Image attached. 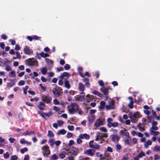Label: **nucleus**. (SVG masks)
Masks as SVG:
<instances>
[{
  "instance_id": "nucleus-1",
  "label": "nucleus",
  "mask_w": 160,
  "mask_h": 160,
  "mask_svg": "<svg viewBox=\"0 0 160 160\" xmlns=\"http://www.w3.org/2000/svg\"><path fill=\"white\" fill-rule=\"evenodd\" d=\"M69 114H72L79 110V106L75 102L71 103L68 107Z\"/></svg>"
},
{
  "instance_id": "nucleus-2",
  "label": "nucleus",
  "mask_w": 160,
  "mask_h": 160,
  "mask_svg": "<svg viewBox=\"0 0 160 160\" xmlns=\"http://www.w3.org/2000/svg\"><path fill=\"white\" fill-rule=\"evenodd\" d=\"M129 118L132 122H135L138 121V118H140V113L138 112L134 113L130 112L129 113Z\"/></svg>"
},
{
  "instance_id": "nucleus-3",
  "label": "nucleus",
  "mask_w": 160,
  "mask_h": 160,
  "mask_svg": "<svg viewBox=\"0 0 160 160\" xmlns=\"http://www.w3.org/2000/svg\"><path fill=\"white\" fill-rule=\"evenodd\" d=\"M34 58H29L25 61V62L26 65L29 66H33L34 65H37L38 62L35 60H33Z\"/></svg>"
},
{
  "instance_id": "nucleus-4",
  "label": "nucleus",
  "mask_w": 160,
  "mask_h": 160,
  "mask_svg": "<svg viewBox=\"0 0 160 160\" xmlns=\"http://www.w3.org/2000/svg\"><path fill=\"white\" fill-rule=\"evenodd\" d=\"M49 147L47 145H44L42 148V153L44 156L49 155L50 153V150H49Z\"/></svg>"
},
{
  "instance_id": "nucleus-5",
  "label": "nucleus",
  "mask_w": 160,
  "mask_h": 160,
  "mask_svg": "<svg viewBox=\"0 0 160 160\" xmlns=\"http://www.w3.org/2000/svg\"><path fill=\"white\" fill-rule=\"evenodd\" d=\"M115 103L113 101L109 99L108 101V105L106 106L107 110H112L114 109Z\"/></svg>"
},
{
  "instance_id": "nucleus-6",
  "label": "nucleus",
  "mask_w": 160,
  "mask_h": 160,
  "mask_svg": "<svg viewBox=\"0 0 160 160\" xmlns=\"http://www.w3.org/2000/svg\"><path fill=\"white\" fill-rule=\"evenodd\" d=\"M105 119L99 118L96 120L94 126L96 128L99 127L101 125H103V122L104 121Z\"/></svg>"
},
{
  "instance_id": "nucleus-7",
  "label": "nucleus",
  "mask_w": 160,
  "mask_h": 160,
  "mask_svg": "<svg viewBox=\"0 0 160 160\" xmlns=\"http://www.w3.org/2000/svg\"><path fill=\"white\" fill-rule=\"evenodd\" d=\"M81 95H78L74 97V99L76 101H82L84 98L85 93L84 92L80 93Z\"/></svg>"
},
{
  "instance_id": "nucleus-8",
  "label": "nucleus",
  "mask_w": 160,
  "mask_h": 160,
  "mask_svg": "<svg viewBox=\"0 0 160 160\" xmlns=\"http://www.w3.org/2000/svg\"><path fill=\"white\" fill-rule=\"evenodd\" d=\"M42 101L46 102L49 103L52 100V98L49 95H43L42 97Z\"/></svg>"
},
{
  "instance_id": "nucleus-9",
  "label": "nucleus",
  "mask_w": 160,
  "mask_h": 160,
  "mask_svg": "<svg viewBox=\"0 0 160 160\" xmlns=\"http://www.w3.org/2000/svg\"><path fill=\"white\" fill-rule=\"evenodd\" d=\"M23 52L26 54L28 55L32 54L33 52V51L32 49H30L27 46H25L24 47Z\"/></svg>"
},
{
  "instance_id": "nucleus-10",
  "label": "nucleus",
  "mask_w": 160,
  "mask_h": 160,
  "mask_svg": "<svg viewBox=\"0 0 160 160\" xmlns=\"http://www.w3.org/2000/svg\"><path fill=\"white\" fill-rule=\"evenodd\" d=\"M100 91L102 92L105 95H106L105 100H107L108 98L107 95L108 93V89L105 87H103L101 88Z\"/></svg>"
},
{
  "instance_id": "nucleus-11",
  "label": "nucleus",
  "mask_w": 160,
  "mask_h": 160,
  "mask_svg": "<svg viewBox=\"0 0 160 160\" xmlns=\"http://www.w3.org/2000/svg\"><path fill=\"white\" fill-rule=\"evenodd\" d=\"M145 153L142 151H141L134 158V160H139L140 158H142L143 156H145Z\"/></svg>"
},
{
  "instance_id": "nucleus-12",
  "label": "nucleus",
  "mask_w": 160,
  "mask_h": 160,
  "mask_svg": "<svg viewBox=\"0 0 160 160\" xmlns=\"http://www.w3.org/2000/svg\"><path fill=\"white\" fill-rule=\"evenodd\" d=\"M52 92L53 94L56 97H59L61 94V92L60 90L56 88H54L52 90Z\"/></svg>"
},
{
  "instance_id": "nucleus-13",
  "label": "nucleus",
  "mask_w": 160,
  "mask_h": 160,
  "mask_svg": "<svg viewBox=\"0 0 160 160\" xmlns=\"http://www.w3.org/2000/svg\"><path fill=\"white\" fill-rule=\"evenodd\" d=\"M110 139L112 141L114 142L118 141L120 139V137L117 134H114L110 136Z\"/></svg>"
},
{
  "instance_id": "nucleus-14",
  "label": "nucleus",
  "mask_w": 160,
  "mask_h": 160,
  "mask_svg": "<svg viewBox=\"0 0 160 160\" xmlns=\"http://www.w3.org/2000/svg\"><path fill=\"white\" fill-rule=\"evenodd\" d=\"M127 130L124 129V130H122L120 131L119 134L123 136H125L127 138H129V133L128 132H127Z\"/></svg>"
},
{
  "instance_id": "nucleus-15",
  "label": "nucleus",
  "mask_w": 160,
  "mask_h": 160,
  "mask_svg": "<svg viewBox=\"0 0 160 160\" xmlns=\"http://www.w3.org/2000/svg\"><path fill=\"white\" fill-rule=\"evenodd\" d=\"M71 152L72 154L76 156L79 152V150L78 148H76L74 147H72L71 148Z\"/></svg>"
},
{
  "instance_id": "nucleus-16",
  "label": "nucleus",
  "mask_w": 160,
  "mask_h": 160,
  "mask_svg": "<svg viewBox=\"0 0 160 160\" xmlns=\"http://www.w3.org/2000/svg\"><path fill=\"white\" fill-rule=\"evenodd\" d=\"M78 137L82 139L85 138L87 140L89 139L90 138L89 135L86 133L80 134L79 135Z\"/></svg>"
},
{
  "instance_id": "nucleus-17",
  "label": "nucleus",
  "mask_w": 160,
  "mask_h": 160,
  "mask_svg": "<svg viewBox=\"0 0 160 160\" xmlns=\"http://www.w3.org/2000/svg\"><path fill=\"white\" fill-rule=\"evenodd\" d=\"M70 76V74L69 73L64 72H63L62 74L60 75L59 77L61 79H64L65 77H66L67 78Z\"/></svg>"
},
{
  "instance_id": "nucleus-18",
  "label": "nucleus",
  "mask_w": 160,
  "mask_h": 160,
  "mask_svg": "<svg viewBox=\"0 0 160 160\" xmlns=\"http://www.w3.org/2000/svg\"><path fill=\"white\" fill-rule=\"evenodd\" d=\"M88 120V121L89 124H92L93 122L94 121L95 119V116L94 115H92L91 116V118L89 117L87 118Z\"/></svg>"
},
{
  "instance_id": "nucleus-19",
  "label": "nucleus",
  "mask_w": 160,
  "mask_h": 160,
  "mask_svg": "<svg viewBox=\"0 0 160 160\" xmlns=\"http://www.w3.org/2000/svg\"><path fill=\"white\" fill-rule=\"evenodd\" d=\"M38 107L41 110H43L45 108V104L44 102H40L39 104L38 105Z\"/></svg>"
},
{
  "instance_id": "nucleus-20",
  "label": "nucleus",
  "mask_w": 160,
  "mask_h": 160,
  "mask_svg": "<svg viewBox=\"0 0 160 160\" xmlns=\"http://www.w3.org/2000/svg\"><path fill=\"white\" fill-rule=\"evenodd\" d=\"M152 144V142L151 140H148L147 142H145L144 144V148H147L148 147L149 145H150Z\"/></svg>"
},
{
  "instance_id": "nucleus-21",
  "label": "nucleus",
  "mask_w": 160,
  "mask_h": 160,
  "mask_svg": "<svg viewBox=\"0 0 160 160\" xmlns=\"http://www.w3.org/2000/svg\"><path fill=\"white\" fill-rule=\"evenodd\" d=\"M118 125V123L117 122H114L113 123H111L108 124V126L109 128H110L111 127H113V128H115L117 127Z\"/></svg>"
},
{
  "instance_id": "nucleus-22",
  "label": "nucleus",
  "mask_w": 160,
  "mask_h": 160,
  "mask_svg": "<svg viewBox=\"0 0 160 160\" xmlns=\"http://www.w3.org/2000/svg\"><path fill=\"white\" fill-rule=\"evenodd\" d=\"M64 84L65 87L68 89H69L71 88V85L69 83V81L65 80L64 81Z\"/></svg>"
},
{
  "instance_id": "nucleus-23",
  "label": "nucleus",
  "mask_w": 160,
  "mask_h": 160,
  "mask_svg": "<svg viewBox=\"0 0 160 160\" xmlns=\"http://www.w3.org/2000/svg\"><path fill=\"white\" fill-rule=\"evenodd\" d=\"M66 132V131L64 129H62L61 130H58L57 133V135H59L61 134L64 135Z\"/></svg>"
},
{
  "instance_id": "nucleus-24",
  "label": "nucleus",
  "mask_w": 160,
  "mask_h": 160,
  "mask_svg": "<svg viewBox=\"0 0 160 160\" xmlns=\"http://www.w3.org/2000/svg\"><path fill=\"white\" fill-rule=\"evenodd\" d=\"M95 152V151L94 150H92L91 149L87 151L88 155H90L91 156H92L94 155Z\"/></svg>"
},
{
  "instance_id": "nucleus-25",
  "label": "nucleus",
  "mask_w": 160,
  "mask_h": 160,
  "mask_svg": "<svg viewBox=\"0 0 160 160\" xmlns=\"http://www.w3.org/2000/svg\"><path fill=\"white\" fill-rule=\"evenodd\" d=\"M66 152L65 151H63L59 154V158L62 159H63L66 156Z\"/></svg>"
},
{
  "instance_id": "nucleus-26",
  "label": "nucleus",
  "mask_w": 160,
  "mask_h": 160,
  "mask_svg": "<svg viewBox=\"0 0 160 160\" xmlns=\"http://www.w3.org/2000/svg\"><path fill=\"white\" fill-rule=\"evenodd\" d=\"M48 142L50 143V145L51 147H53L55 143V139L50 138Z\"/></svg>"
},
{
  "instance_id": "nucleus-27",
  "label": "nucleus",
  "mask_w": 160,
  "mask_h": 160,
  "mask_svg": "<svg viewBox=\"0 0 160 160\" xmlns=\"http://www.w3.org/2000/svg\"><path fill=\"white\" fill-rule=\"evenodd\" d=\"M34 133V132L33 131H31L30 132H29L28 131H26V132H23V134L24 136H30L33 134Z\"/></svg>"
},
{
  "instance_id": "nucleus-28",
  "label": "nucleus",
  "mask_w": 160,
  "mask_h": 160,
  "mask_svg": "<svg viewBox=\"0 0 160 160\" xmlns=\"http://www.w3.org/2000/svg\"><path fill=\"white\" fill-rule=\"evenodd\" d=\"M78 88L80 91H83L84 90L85 87L82 83H79Z\"/></svg>"
},
{
  "instance_id": "nucleus-29",
  "label": "nucleus",
  "mask_w": 160,
  "mask_h": 160,
  "mask_svg": "<svg viewBox=\"0 0 160 160\" xmlns=\"http://www.w3.org/2000/svg\"><path fill=\"white\" fill-rule=\"evenodd\" d=\"M41 72L42 74L44 75L46 74L47 72V68L46 67L42 68Z\"/></svg>"
},
{
  "instance_id": "nucleus-30",
  "label": "nucleus",
  "mask_w": 160,
  "mask_h": 160,
  "mask_svg": "<svg viewBox=\"0 0 160 160\" xmlns=\"http://www.w3.org/2000/svg\"><path fill=\"white\" fill-rule=\"evenodd\" d=\"M150 131L151 132L152 135H154V136H158L159 134V132L151 130V129H150Z\"/></svg>"
},
{
  "instance_id": "nucleus-31",
  "label": "nucleus",
  "mask_w": 160,
  "mask_h": 160,
  "mask_svg": "<svg viewBox=\"0 0 160 160\" xmlns=\"http://www.w3.org/2000/svg\"><path fill=\"white\" fill-rule=\"evenodd\" d=\"M83 81L85 83L87 87H89L90 85L89 83V79L88 78H85L83 80Z\"/></svg>"
},
{
  "instance_id": "nucleus-32",
  "label": "nucleus",
  "mask_w": 160,
  "mask_h": 160,
  "mask_svg": "<svg viewBox=\"0 0 160 160\" xmlns=\"http://www.w3.org/2000/svg\"><path fill=\"white\" fill-rule=\"evenodd\" d=\"M15 84V82L12 80L10 82H8L7 83V86L8 87H12Z\"/></svg>"
},
{
  "instance_id": "nucleus-33",
  "label": "nucleus",
  "mask_w": 160,
  "mask_h": 160,
  "mask_svg": "<svg viewBox=\"0 0 160 160\" xmlns=\"http://www.w3.org/2000/svg\"><path fill=\"white\" fill-rule=\"evenodd\" d=\"M40 55L42 57L45 58L47 57H48L49 56V55L46 53H44L43 52H41L40 53Z\"/></svg>"
},
{
  "instance_id": "nucleus-34",
  "label": "nucleus",
  "mask_w": 160,
  "mask_h": 160,
  "mask_svg": "<svg viewBox=\"0 0 160 160\" xmlns=\"http://www.w3.org/2000/svg\"><path fill=\"white\" fill-rule=\"evenodd\" d=\"M9 76L10 77H16V74L14 71H12L9 72Z\"/></svg>"
},
{
  "instance_id": "nucleus-35",
  "label": "nucleus",
  "mask_w": 160,
  "mask_h": 160,
  "mask_svg": "<svg viewBox=\"0 0 160 160\" xmlns=\"http://www.w3.org/2000/svg\"><path fill=\"white\" fill-rule=\"evenodd\" d=\"M47 136L49 137H53L54 136V134L52 131L51 130H49L48 131V134Z\"/></svg>"
},
{
  "instance_id": "nucleus-36",
  "label": "nucleus",
  "mask_w": 160,
  "mask_h": 160,
  "mask_svg": "<svg viewBox=\"0 0 160 160\" xmlns=\"http://www.w3.org/2000/svg\"><path fill=\"white\" fill-rule=\"evenodd\" d=\"M153 150L156 152H160V147L158 145H156L154 146Z\"/></svg>"
},
{
  "instance_id": "nucleus-37",
  "label": "nucleus",
  "mask_w": 160,
  "mask_h": 160,
  "mask_svg": "<svg viewBox=\"0 0 160 160\" xmlns=\"http://www.w3.org/2000/svg\"><path fill=\"white\" fill-rule=\"evenodd\" d=\"M124 142L126 144H127L128 145H130V144L132 142V140L130 139H126L124 140Z\"/></svg>"
},
{
  "instance_id": "nucleus-38",
  "label": "nucleus",
  "mask_w": 160,
  "mask_h": 160,
  "mask_svg": "<svg viewBox=\"0 0 160 160\" xmlns=\"http://www.w3.org/2000/svg\"><path fill=\"white\" fill-rule=\"evenodd\" d=\"M16 54L17 55L16 57H13V59H15L18 58L20 59L21 58V56L20 55L19 52H16Z\"/></svg>"
},
{
  "instance_id": "nucleus-39",
  "label": "nucleus",
  "mask_w": 160,
  "mask_h": 160,
  "mask_svg": "<svg viewBox=\"0 0 160 160\" xmlns=\"http://www.w3.org/2000/svg\"><path fill=\"white\" fill-rule=\"evenodd\" d=\"M28 151V149L27 148L25 147L23 148H22L20 150V152L22 153H24L25 152H27Z\"/></svg>"
},
{
  "instance_id": "nucleus-40",
  "label": "nucleus",
  "mask_w": 160,
  "mask_h": 160,
  "mask_svg": "<svg viewBox=\"0 0 160 160\" xmlns=\"http://www.w3.org/2000/svg\"><path fill=\"white\" fill-rule=\"evenodd\" d=\"M133 102L130 101L128 104V107L132 109L133 108Z\"/></svg>"
},
{
  "instance_id": "nucleus-41",
  "label": "nucleus",
  "mask_w": 160,
  "mask_h": 160,
  "mask_svg": "<svg viewBox=\"0 0 160 160\" xmlns=\"http://www.w3.org/2000/svg\"><path fill=\"white\" fill-rule=\"evenodd\" d=\"M3 157L5 159H7L9 157V154L8 152H7L3 154Z\"/></svg>"
},
{
  "instance_id": "nucleus-42",
  "label": "nucleus",
  "mask_w": 160,
  "mask_h": 160,
  "mask_svg": "<svg viewBox=\"0 0 160 160\" xmlns=\"http://www.w3.org/2000/svg\"><path fill=\"white\" fill-rule=\"evenodd\" d=\"M58 123L59 126H61L64 123V122L62 120H58L57 121Z\"/></svg>"
},
{
  "instance_id": "nucleus-43",
  "label": "nucleus",
  "mask_w": 160,
  "mask_h": 160,
  "mask_svg": "<svg viewBox=\"0 0 160 160\" xmlns=\"http://www.w3.org/2000/svg\"><path fill=\"white\" fill-rule=\"evenodd\" d=\"M154 160H158L160 159V156L158 154H154Z\"/></svg>"
},
{
  "instance_id": "nucleus-44",
  "label": "nucleus",
  "mask_w": 160,
  "mask_h": 160,
  "mask_svg": "<svg viewBox=\"0 0 160 160\" xmlns=\"http://www.w3.org/2000/svg\"><path fill=\"white\" fill-rule=\"evenodd\" d=\"M100 129L102 132H107V129L105 127H101L100 128Z\"/></svg>"
},
{
  "instance_id": "nucleus-45",
  "label": "nucleus",
  "mask_w": 160,
  "mask_h": 160,
  "mask_svg": "<svg viewBox=\"0 0 160 160\" xmlns=\"http://www.w3.org/2000/svg\"><path fill=\"white\" fill-rule=\"evenodd\" d=\"M18 158L16 155L12 156L11 158V160H17Z\"/></svg>"
},
{
  "instance_id": "nucleus-46",
  "label": "nucleus",
  "mask_w": 160,
  "mask_h": 160,
  "mask_svg": "<svg viewBox=\"0 0 160 160\" xmlns=\"http://www.w3.org/2000/svg\"><path fill=\"white\" fill-rule=\"evenodd\" d=\"M113 121V120L112 118H108L107 120V122L108 123L107 125L109 124L110 123H112Z\"/></svg>"
},
{
  "instance_id": "nucleus-47",
  "label": "nucleus",
  "mask_w": 160,
  "mask_h": 160,
  "mask_svg": "<svg viewBox=\"0 0 160 160\" xmlns=\"http://www.w3.org/2000/svg\"><path fill=\"white\" fill-rule=\"evenodd\" d=\"M25 84V82L23 80H21L19 81L18 83V85L20 86H22Z\"/></svg>"
},
{
  "instance_id": "nucleus-48",
  "label": "nucleus",
  "mask_w": 160,
  "mask_h": 160,
  "mask_svg": "<svg viewBox=\"0 0 160 160\" xmlns=\"http://www.w3.org/2000/svg\"><path fill=\"white\" fill-rule=\"evenodd\" d=\"M150 129H151V130H158V127H157L156 126L152 125V128H150Z\"/></svg>"
},
{
  "instance_id": "nucleus-49",
  "label": "nucleus",
  "mask_w": 160,
  "mask_h": 160,
  "mask_svg": "<svg viewBox=\"0 0 160 160\" xmlns=\"http://www.w3.org/2000/svg\"><path fill=\"white\" fill-rule=\"evenodd\" d=\"M64 68L65 70H68L70 68V66L68 64H66L64 67Z\"/></svg>"
},
{
  "instance_id": "nucleus-50",
  "label": "nucleus",
  "mask_w": 160,
  "mask_h": 160,
  "mask_svg": "<svg viewBox=\"0 0 160 160\" xmlns=\"http://www.w3.org/2000/svg\"><path fill=\"white\" fill-rule=\"evenodd\" d=\"M52 158L53 160H56L58 158V156L55 154H53L52 156Z\"/></svg>"
},
{
  "instance_id": "nucleus-51",
  "label": "nucleus",
  "mask_w": 160,
  "mask_h": 160,
  "mask_svg": "<svg viewBox=\"0 0 160 160\" xmlns=\"http://www.w3.org/2000/svg\"><path fill=\"white\" fill-rule=\"evenodd\" d=\"M100 148V146L98 144H95L93 146V147L91 148H95L96 149H98Z\"/></svg>"
},
{
  "instance_id": "nucleus-52",
  "label": "nucleus",
  "mask_w": 160,
  "mask_h": 160,
  "mask_svg": "<svg viewBox=\"0 0 160 160\" xmlns=\"http://www.w3.org/2000/svg\"><path fill=\"white\" fill-rule=\"evenodd\" d=\"M27 141H26L25 139L24 138H22L20 140V143L21 144H26Z\"/></svg>"
},
{
  "instance_id": "nucleus-53",
  "label": "nucleus",
  "mask_w": 160,
  "mask_h": 160,
  "mask_svg": "<svg viewBox=\"0 0 160 160\" xmlns=\"http://www.w3.org/2000/svg\"><path fill=\"white\" fill-rule=\"evenodd\" d=\"M116 148L117 149V151H118L120 150L121 148V146L119 144H117L116 145Z\"/></svg>"
},
{
  "instance_id": "nucleus-54",
  "label": "nucleus",
  "mask_w": 160,
  "mask_h": 160,
  "mask_svg": "<svg viewBox=\"0 0 160 160\" xmlns=\"http://www.w3.org/2000/svg\"><path fill=\"white\" fill-rule=\"evenodd\" d=\"M81 138H78L77 139V142L78 144H81L82 142V140L81 139Z\"/></svg>"
},
{
  "instance_id": "nucleus-55",
  "label": "nucleus",
  "mask_w": 160,
  "mask_h": 160,
  "mask_svg": "<svg viewBox=\"0 0 160 160\" xmlns=\"http://www.w3.org/2000/svg\"><path fill=\"white\" fill-rule=\"evenodd\" d=\"M1 38L4 40H6L7 38V36L5 34H2L1 35Z\"/></svg>"
},
{
  "instance_id": "nucleus-56",
  "label": "nucleus",
  "mask_w": 160,
  "mask_h": 160,
  "mask_svg": "<svg viewBox=\"0 0 160 160\" xmlns=\"http://www.w3.org/2000/svg\"><path fill=\"white\" fill-rule=\"evenodd\" d=\"M39 100L38 98V97L35 98H31L30 99V101L31 102H33L34 101H35L36 102H37Z\"/></svg>"
},
{
  "instance_id": "nucleus-57",
  "label": "nucleus",
  "mask_w": 160,
  "mask_h": 160,
  "mask_svg": "<svg viewBox=\"0 0 160 160\" xmlns=\"http://www.w3.org/2000/svg\"><path fill=\"white\" fill-rule=\"evenodd\" d=\"M68 128L69 130L73 131L74 129V126L72 125H69L68 126Z\"/></svg>"
},
{
  "instance_id": "nucleus-58",
  "label": "nucleus",
  "mask_w": 160,
  "mask_h": 160,
  "mask_svg": "<svg viewBox=\"0 0 160 160\" xmlns=\"http://www.w3.org/2000/svg\"><path fill=\"white\" fill-rule=\"evenodd\" d=\"M5 70L7 71H11L12 70L11 67L9 66H7L5 68Z\"/></svg>"
},
{
  "instance_id": "nucleus-59",
  "label": "nucleus",
  "mask_w": 160,
  "mask_h": 160,
  "mask_svg": "<svg viewBox=\"0 0 160 160\" xmlns=\"http://www.w3.org/2000/svg\"><path fill=\"white\" fill-rule=\"evenodd\" d=\"M61 143V142L59 140L55 142L54 144L58 147Z\"/></svg>"
},
{
  "instance_id": "nucleus-60",
  "label": "nucleus",
  "mask_w": 160,
  "mask_h": 160,
  "mask_svg": "<svg viewBox=\"0 0 160 160\" xmlns=\"http://www.w3.org/2000/svg\"><path fill=\"white\" fill-rule=\"evenodd\" d=\"M41 81L43 82H46L47 81V79L43 76H42L41 77Z\"/></svg>"
},
{
  "instance_id": "nucleus-61",
  "label": "nucleus",
  "mask_w": 160,
  "mask_h": 160,
  "mask_svg": "<svg viewBox=\"0 0 160 160\" xmlns=\"http://www.w3.org/2000/svg\"><path fill=\"white\" fill-rule=\"evenodd\" d=\"M137 135L140 138H142L143 137V134L142 133H141L139 132H137Z\"/></svg>"
},
{
  "instance_id": "nucleus-62",
  "label": "nucleus",
  "mask_w": 160,
  "mask_h": 160,
  "mask_svg": "<svg viewBox=\"0 0 160 160\" xmlns=\"http://www.w3.org/2000/svg\"><path fill=\"white\" fill-rule=\"evenodd\" d=\"M98 84L101 86H103L104 85V82L102 80H100L98 82Z\"/></svg>"
},
{
  "instance_id": "nucleus-63",
  "label": "nucleus",
  "mask_w": 160,
  "mask_h": 160,
  "mask_svg": "<svg viewBox=\"0 0 160 160\" xmlns=\"http://www.w3.org/2000/svg\"><path fill=\"white\" fill-rule=\"evenodd\" d=\"M53 108L54 110L56 111H58L59 110V108L55 106H53Z\"/></svg>"
},
{
  "instance_id": "nucleus-64",
  "label": "nucleus",
  "mask_w": 160,
  "mask_h": 160,
  "mask_svg": "<svg viewBox=\"0 0 160 160\" xmlns=\"http://www.w3.org/2000/svg\"><path fill=\"white\" fill-rule=\"evenodd\" d=\"M9 42L11 43V44L12 45H14L16 43V42L15 41L11 39H10L9 40Z\"/></svg>"
}]
</instances>
